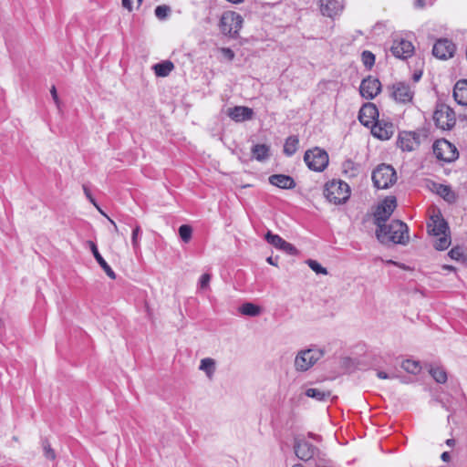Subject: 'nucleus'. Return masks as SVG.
<instances>
[{
    "label": "nucleus",
    "instance_id": "nucleus-1",
    "mask_svg": "<svg viewBox=\"0 0 467 467\" xmlns=\"http://www.w3.org/2000/svg\"><path fill=\"white\" fill-rule=\"evenodd\" d=\"M427 231L430 235L436 237L433 246L436 250H446L451 243L448 223L440 211H433L427 223Z\"/></svg>",
    "mask_w": 467,
    "mask_h": 467
},
{
    "label": "nucleus",
    "instance_id": "nucleus-2",
    "mask_svg": "<svg viewBox=\"0 0 467 467\" xmlns=\"http://www.w3.org/2000/svg\"><path fill=\"white\" fill-rule=\"evenodd\" d=\"M376 236L382 244L393 243L405 244L409 241V228L400 220H394L388 225H383L376 230Z\"/></svg>",
    "mask_w": 467,
    "mask_h": 467
},
{
    "label": "nucleus",
    "instance_id": "nucleus-3",
    "mask_svg": "<svg viewBox=\"0 0 467 467\" xmlns=\"http://www.w3.org/2000/svg\"><path fill=\"white\" fill-rule=\"evenodd\" d=\"M324 195L329 202L342 204L350 197V187L341 180L333 179L325 184Z\"/></svg>",
    "mask_w": 467,
    "mask_h": 467
},
{
    "label": "nucleus",
    "instance_id": "nucleus-4",
    "mask_svg": "<svg viewBox=\"0 0 467 467\" xmlns=\"http://www.w3.org/2000/svg\"><path fill=\"white\" fill-rule=\"evenodd\" d=\"M435 126L442 130H451L456 124L454 110L444 103H438L432 116Z\"/></svg>",
    "mask_w": 467,
    "mask_h": 467
},
{
    "label": "nucleus",
    "instance_id": "nucleus-5",
    "mask_svg": "<svg viewBox=\"0 0 467 467\" xmlns=\"http://www.w3.org/2000/svg\"><path fill=\"white\" fill-rule=\"evenodd\" d=\"M304 161L309 170L316 172H321L328 165L329 157L325 150L315 147L305 152Z\"/></svg>",
    "mask_w": 467,
    "mask_h": 467
},
{
    "label": "nucleus",
    "instance_id": "nucleus-6",
    "mask_svg": "<svg viewBox=\"0 0 467 467\" xmlns=\"http://www.w3.org/2000/svg\"><path fill=\"white\" fill-rule=\"evenodd\" d=\"M243 21L240 14L234 11L224 12L220 20V30L223 35L236 37L242 28Z\"/></svg>",
    "mask_w": 467,
    "mask_h": 467
},
{
    "label": "nucleus",
    "instance_id": "nucleus-7",
    "mask_svg": "<svg viewBox=\"0 0 467 467\" xmlns=\"http://www.w3.org/2000/svg\"><path fill=\"white\" fill-rule=\"evenodd\" d=\"M397 207V200L394 196L386 197L380 203H379L374 212V223L377 228L385 225V223L393 213Z\"/></svg>",
    "mask_w": 467,
    "mask_h": 467
},
{
    "label": "nucleus",
    "instance_id": "nucleus-8",
    "mask_svg": "<svg viewBox=\"0 0 467 467\" xmlns=\"http://www.w3.org/2000/svg\"><path fill=\"white\" fill-rule=\"evenodd\" d=\"M323 356L320 349H306L300 351L295 358V368L298 371H306Z\"/></svg>",
    "mask_w": 467,
    "mask_h": 467
},
{
    "label": "nucleus",
    "instance_id": "nucleus-9",
    "mask_svg": "<svg viewBox=\"0 0 467 467\" xmlns=\"http://www.w3.org/2000/svg\"><path fill=\"white\" fill-rule=\"evenodd\" d=\"M433 153L437 159L451 162L458 159L459 152L455 145L447 140H439L433 145Z\"/></svg>",
    "mask_w": 467,
    "mask_h": 467
},
{
    "label": "nucleus",
    "instance_id": "nucleus-10",
    "mask_svg": "<svg viewBox=\"0 0 467 467\" xmlns=\"http://www.w3.org/2000/svg\"><path fill=\"white\" fill-rule=\"evenodd\" d=\"M455 51V44L447 38L438 39L432 48L433 56L443 60L452 57Z\"/></svg>",
    "mask_w": 467,
    "mask_h": 467
},
{
    "label": "nucleus",
    "instance_id": "nucleus-11",
    "mask_svg": "<svg viewBox=\"0 0 467 467\" xmlns=\"http://www.w3.org/2000/svg\"><path fill=\"white\" fill-rule=\"evenodd\" d=\"M390 95L396 102L406 104L411 102L414 91L409 84L398 82L392 85Z\"/></svg>",
    "mask_w": 467,
    "mask_h": 467
},
{
    "label": "nucleus",
    "instance_id": "nucleus-12",
    "mask_svg": "<svg viewBox=\"0 0 467 467\" xmlns=\"http://www.w3.org/2000/svg\"><path fill=\"white\" fill-rule=\"evenodd\" d=\"M380 89L379 80L372 77L364 78L359 87L360 95L367 99H374L380 92Z\"/></svg>",
    "mask_w": 467,
    "mask_h": 467
},
{
    "label": "nucleus",
    "instance_id": "nucleus-13",
    "mask_svg": "<svg viewBox=\"0 0 467 467\" xmlns=\"http://www.w3.org/2000/svg\"><path fill=\"white\" fill-rule=\"evenodd\" d=\"M265 238L267 243L289 255H296L298 254L297 249L292 244L286 242L278 234H273L271 231L265 234Z\"/></svg>",
    "mask_w": 467,
    "mask_h": 467
},
{
    "label": "nucleus",
    "instance_id": "nucleus-14",
    "mask_svg": "<svg viewBox=\"0 0 467 467\" xmlns=\"http://www.w3.org/2000/svg\"><path fill=\"white\" fill-rule=\"evenodd\" d=\"M294 450L296 455L302 461H309L317 452V448L305 440H295Z\"/></svg>",
    "mask_w": 467,
    "mask_h": 467
},
{
    "label": "nucleus",
    "instance_id": "nucleus-15",
    "mask_svg": "<svg viewBox=\"0 0 467 467\" xmlns=\"http://www.w3.org/2000/svg\"><path fill=\"white\" fill-rule=\"evenodd\" d=\"M390 51L394 57L406 59L413 55L414 47L411 42L403 38L395 39L390 47Z\"/></svg>",
    "mask_w": 467,
    "mask_h": 467
},
{
    "label": "nucleus",
    "instance_id": "nucleus-16",
    "mask_svg": "<svg viewBox=\"0 0 467 467\" xmlns=\"http://www.w3.org/2000/svg\"><path fill=\"white\" fill-rule=\"evenodd\" d=\"M379 117V110L373 103L364 104L358 112V119L366 127H372Z\"/></svg>",
    "mask_w": 467,
    "mask_h": 467
},
{
    "label": "nucleus",
    "instance_id": "nucleus-17",
    "mask_svg": "<svg viewBox=\"0 0 467 467\" xmlns=\"http://www.w3.org/2000/svg\"><path fill=\"white\" fill-rule=\"evenodd\" d=\"M395 132V127L391 122L377 120L371 127V133L378 139L389 140Z\"/></svg>",
    "mask_w": 467,
    "mask_h": 467
},
{
    "label": "nucleus",
    "instance_id": "nucleus-18",
    "mask_svg": "<svg viewBox=\"0 0 467 467\" xmlns=\"http://www.w3.org/2000/svg\"><path fill=\"white\" fill-rule=\"evenodd\" d=\"M419 137L415 132L402 131L399 134L397 144L402 150L406 151H411L419 146Z\"/></svg>",
    "mask_w": 467,
    "mask_h": 467
},
{
    "label": "nucleus",
    "instance_id": "nucleus-19",
    "mask_svg": "<svg viewBox=\"0 0 467 467\" xmlns=\"http://www.w3.org/2000/svg\"><path fill=\"white\" fill-rule=\"evenodd\" d=\"M425 185L431 192H436L437 194H439L441 197H442L445 201H447L449 202H453L456 199L454 192L447 185L436 183L431 180H426Z\"/></svg>",
    "mask_w": 467,
    "mask_h": 467
},
{
    "label": "nucleus",
    "instance_id": "nucleus-20",
    "mask_svg": "<svg viewBox=\"0 0 467 467\" xmlns=\"http://www.w3.org/2000/svg\"><path fill=\"white\" fill-rule=\"evenodd\" d=\"M343 6L338 0H320V11L323 16L333 18L337 16Z\"/></svg>",
    "mask_w": 467,
    "mask_h": 467
},
{
    "label": "nucleus",
    "instance_id": "nucleus-21",
    "mask_svg": "<svg viewBox=\"0 0 467 467\" xmlns=\"http://www.w3.org/2000/svg\"><path fill=\"white\" fill-rule=\"evenodd\" d=\"M253 114L252 109L244 106H235L228 109V116L237 122L252 119Z\"/></svg>",
    "mask_w": 467,
    "mask_h": 467
},
{
    "label": "nucleus",
    "instance_id": "nucleus-22",
    "mask_svg": "<svg viewBox=\"0 0 467 467\" xmlns=\"http://www.w3.org/2000/svg\"><path fill=\"white\" fill-rule=\"evenodd\" d=\"M88 244L90 247V250H91L96 261L101 266V268L105 271L106 275L111 279H116L115 272L111 269V267L108 265V263L101 256V254H99V252L98 250L96 244L92 241H88Z\"/></svg>",
    "mask_w": 467,
    "mask_h": 467
},
{
    "label": "nucleus",
    "instance_id": "nucleus-23",
    "mask_svg": "<svg viewBox=\"0 0 467 467\" xmlns=\"http://www.w3.org/2000/svg\"><path fill=\"white\" fill-rule=\"evenodd\" d=\"M453 98L459 105H467V79L456 82L453 88Z\"/></svg>",
    "mask_w": 467,
    "mask_h": 467
},
{
    "label": "nucleus",
    "instance_id": "nucleus-24",
    "mask_svg": "<svg viewBox=\"0 0 467 467\" xmlns=\"http://www.w3.org/2000/svg\"><path fill=\"white\" fill-rule=\"evenodd\" d=\"M269 182L281 189H292L296 186L293 177H268Z\"/></svg>",
    "mask_w": 467,
    "mask_h": 467
},
{
    "label": "nucleus",
    "instance_id": "nucleus-25",
    "mask_svg": "<svg viewBox=\"0 0 467 467\" xmlns=\"http://www.w3.org/2000/svg\"><path fill=\"white\" fill-rule=\"evenodd\" d=\"M174 65L170 60H165L160 63H157L153 66L154 72L157 77H167L173 70Z\"/></svg>",
    "mask_w": 467,
    "mask_h": 467
},
{
    "label": "nucleus",
    "instance_id": "nucleus-26",
    "mask_svg": "<svg viewBox=\"0 0 467 467\" xmlns=\"http://www.w3.org/2000/svg\"><path fill=\"white\" fill-rule=\"evenodd\" d=\"M305 394L318 401H323L331 396L330 390H324L317 388H309L306 390Z\"/></svg>",
    "mask_w": 467,
    "mask_h": 467
},
{
    "label": "nucleus",
    "instance_id": "nucleus-27",
    "mask_svg": "<svg viewBox=\"0 0 467 467\" xmlns=\"http://www.w3.org/2000/svg\"><path fill=\"white\" fill-rule=\"evenodd\" d=\"M270 148L266 144H255L252 148L253 157L257 161H264L269 157Z\"/></svg>",
    "mask_w": 467,
    "mask_h": 467
},
{
    "label": "nucleus",
    "instance_id": "nucleus-28",
    "mask_svg": "<svg viewBox=\"0 0 467 467\" xmlns=\"http://www.w3.org/2000/svg\"><path fill=\"white\" fill-rule=\"evenodd\" d=\"M373 184L378 189H388L397 182V177H371Z\"/></svg>",
    "mask_w": 467,
    "mask_h": 467
},
{
    "label": "nucleus",
    "instance_id": "nucleus-29",
    "mask_svg": "<svg viewBox=\"0 0 467 467\" xmlns=\"http://www.w3.org/2000/svg\"><path fill=\"white\" fill-rule=\"evenodd\" d=\"M199 368L205 372L209 379L213 377L215 372V361L211 358H205L201 360Z\"/></svg>",
    "mask_w": 467,
    "mask_h": 467
},
{
    "label": "nucleus",
    "instance_id": "nucleus-30",
    "mask_svg": "<svg viewBox=\"0 0 467 467\" xmlns=\"http://www.w3.org/2000/svg\"><path fill=\"white\" fill-rule=\"evenodd\" d=\"M429 372L437 383L443 384L447 381V373L443 368L431 366Z\"/></svg>",
    "mask_w": 467,
    "mask_h": 467
},
{
    "label": "nucleus",
    "instance_id": "nucleus-31",
    "mask_svg": "<svg viewBox=\"0 0 467 467\" xmlns=\"http://www.w3.org/2000/svg\"><path fill=\"white\" fill-rule=\"evenodd\" d=\"M242 315L248 317H257L261 313V308L253 303H244L240 307Z\"/></svg>",
    "mask_w": 467,
    "mask_h": 467
},
{
    "label": "nucleus",
    "instance_id": "nucleus-32",
    "mask_svg": "<svg viewBox=\"0 0 467 467\" xmlns=\"http://www.w3.org/2000/svg\"><path fill=\"white\" fill-rule=\"evenodd\" d=\"M299 140L296 136H290L285 140L284 152L287 156H292L297 150Z\"/></svg>",
    "mask_w": 467,
    "mask_h": 467
},
{
    "label": "nucleus",
    "instance_id": "nucleus-33",
    "mask_svg": "<svg viewBox=\"0 0 467 467\" xmlns=\"http://www.w3.org/2000/svg\"><path fill=\"white\" fill-rule=\"evenodd\" d=\"M371 175H397V171L391 165L381 163L373 170Z\"/></svg>",
    "mask_w": 467,
    "mask_h": 467
},
{
    "label": "nucleus",
    "instance_id": "nucleus-34",
    "mask_svg": "<svg viewBox=\"0 0 467 467\" xmlns=\"http://www.w3.org/2000/svg\"><path fill=\"white\" fill-rule=\"evenodd\" d=\"M401 367L404 370L411 374L419 373L421 368L419 362L410 359L403 361Z\"/></svg>",
    "mask_w": 467,
    "mask_h": 467
},
{
    "label": "nucleus",
    "instance_id": "nucleus-35",
    "mask_svg": "<svg viewBox=\"0 0 467 467\" xmlns=\"http://www.w3.org/2000/svg\"><path fill=\"white\" fill-rule=\"evenodd\" d=\"M349 172H359V165L356 164L351 160H346L342 163V173L348 174Z\"/></svg>",
    "mask_w": 467,
    "mask_h": 467
},
{
    "label": "nucleus",
    "instance_id": "nucleus-36",
    "mask_svg": "<svg viewBox=\"0 0 467 467\" xmlns=\"http://www.w3.org/2000/svg\"><path fill=\"white\" fill-rule=\"evenodd\" d=\"M192 234V229L188 224H182L179 227V235L184 243H188Z\"/></svg>",
    "mask_w": 467,
    "mask_h": 467
},
{
    "label": "nucleus",
    "instance_id": "nucleus-37",
    "mask_svg": "<svg viewBox=\"0 0 467 467\" xmlns=\"http://www.w3.org/2000/svg\"><path fill=\"white\" fill-rule=\"evenodd\" d=\"M362 62L366 67L370 68L375 63V56L370 51L365 50L361 55Z\"/></svg>",
    "mask_w": 467,
    "mask_h": 467
},
{
    "label": "nucleus",
    "instance_id": "nucleus-38",
    "mask_svg": "<svg viewBox=\"0 0 467 467\" xmlns=\"http://www.w3.org/2000/svg\"><path fill=\"white\" fill-rule=\"evenodd\" d=\"M306 264L307 265L314 271L316 272L317 274H322V275H327V270L323 267L316 260H313V259H308L306 261Z\"/></svg>",
    "mask_w": 467,
    "mask_h": 467
},
{
    "label": "nucleus",
    "instance_id": "nucleus-39",
    "mask_svg": "<svg viewBox=\"0 0 467 467\" xmlns=\"http://www.w3.org/2000/svg\"><path fill=\"white\" fill-rule=\"evenodd\" d=\"M155 16L159 18V19H164L166 18L169 14L171 13V8L170 6L168 5H158L156 8H155Z\"/></svg>",
    "mask_w": 467,
    "mask_h": 467
},
{
    "label": "nucleus",
    "instance_id": "nucleus-40",
    "mask_svg": "<svg viewBox=\"0 0 467 467\" xmlns=\"http://www.w3.org/2000/svg\"><path fill=\"white\" fill-rule=\"evenodd\" d=\"M448 255L453 260H462L464 258L463 249L460 246H455L450 250Z\"/></svg>",
    "mask_w": 467,
    "mask_h": 467
},
{
    "label": "nucleus",
    "instance_id": "nucleus-41",
    "mask_svg": "<svg viewBox=\"0 0 467 467\" xmlns=\"http://www.w3.org/2000/svg\"><path fill=\"white\" fill-rule=\"evenodd\" d=\"M140 234V227L139 225H136L134 227V229L132 230V234H131V244H132L134 250H137L140 247V244H139Z\"/></svg>",
    "mask_w": 467,
    "mask_h": 467
},
{
    "label": "nucleus",
    "instance_id": "nucleus-42",
    "mask_svg": "<svg viewBox=\"0 0 467 467\" xmlns=\"http://www.w3.org/2000/svg\"><path fill=\"white\" fill-rule=\"evenodd\" d=\"M43 449L46 458L50 460H54L56 458L55 451H53V449L50 447V444L47 441H43Z\"/></svg>",
    "mask_w": 467,
    "mask_h": 467
},
{
    "label": "nucleus",
    "instance_id": "nucleus-43",
    "mask_svg": "<svg viewBox=\"0 0 467 467\" xmlns=\"http://www.w3.org/2000/svg\"><path fill=\"white\" fill-rule=\"evenodd\" d=\"M83 191H84V193L86 195V197L89 200V202L101 213L102 211L100 210L99 206L98 205V203L96 202L95 199L93 198L92 194H91V192L89 190V188L88 187L87 184H83Z\"/></svg>",
    "mask_w": 467,
    "mask_h": 467
},
{
    "label": "nucleus",
    "instance_id": "nucleus-44",
    "mask_svg": "<svg viewBox=\"0 0 467 467\" xmlns=\"http://www.w3.org/2000/svg\"><path fill=\"white\" fill-rule=\"evenodd\" d=\"M210 281L211 275L207 273L203 274L200 278V287L202 289L208 287Z\"/></svg>",
    "mask_w": 467,
    "mask_h": 467
},
{
    "label": "nucleus",
    "instance_id": "nucleus-45",
    "mask_svg": "<svg viewBox=\"0 0 467 467\" xmlns=\"http://www.w3.org/2000/svg\"><path fill=\"white\" fill-rule=\"evenodd\" d=\"M221 53L229 61H232L234 58V52L231 48H229V47H222L221 48Z\"/></svg>",
    "mask_w": 467,
    "mask_h": 467
},
{
    "label": "nucleus",
    "instance_id": "nucleus-46",
    "mask_svg": "<svg viewBox=\"0 0 467 467\" xmlns=\"http://www.w3.org/2000/svg\"><path fill=\"white\" fill-rule=\"evenodd\" d=\"M377 376H378L379 379H394V378L396 377L394 373H392V374H388V373H386V372H384V371H381V370H379V371L377 372Z\"/></svg>",
    "mask_w": 467,
    "mask_h": 467
},
{
    "label": "nucleus",
    "instance_id": "nucleus-47",
    "mask_svg": "<svg viewBox=\"0 0 467 467\" xmlns=\"http://www.w3.org/2000/svg\"><path fill=\"white\" fill-rule=\"evenodd\" d=\"M50 92H51V95H52V98H53L55 103L58 106L59 99H58V96H57V89H56L55 86L52 87Z\"/></svg>",
    "mask_w": 467,
    "mask_h": 467
},
{
    "label": "nucleus",
    "instance_id": "nucleus-48",
    "mask_svg": "<svg viewBox=\"0 0 467 467\" xmlns=\"http://www.w3.org/2000/svg\"><path fill=\"white\" fill-rule=\"evenodd\" d=\"M266 262L274 266H277L278 265V257L274 258L272 256H269V257H267Z\"/></svg>",
    "mask_w": 467,
    "mask_h": 467
},
{
    "label": "nucleus",
    "instance_id": "nucleus-49",
    "mask_svg": "<svg viewBox=\"0 0 467 467\" xmlns=\"http://www.w3.org/2000/svg\"><path fill=\"white\" fill-rule=\"evenodd\" d=\"M122 5L124 8H127L129 11L132 10V3L130 0H121Z\"/></svg>",
    "mask_w": 467,
    "mask_h": 467
},
{
    "label": "nucleus",
    "instance_id": "nucleus-50",
    "mask_svg": "<svg viewBox=\"0 0 467 467\" xmlns=\"http://www.w3.org/2000/svg\"><path fill=\"white\" fill-rule=\"evenodd\" d=\"M441 459L443 462H448L451 460V455H450V453L448 451H444V452L441 453Z\"/></svg>",
    "mask_w": 467,
    "mask_h": 467
},
{
    "label": "nucleus",
    "instance_id": "nucleus-51",
    "mask_svg": "<svg viewBox=\"0 0 467 467\" xmlns=\"http://www.w3.org/2000/svg\"><path fill=\"white\" fill-rule=\"evenodd\" d=\"M415 7L417 8H422L425 6V1L424 0H417L414 4Z\"/></svg>",
    "mask_w": 467,
    "mask_h": 467
},
{
    "label": "nucleus",
    "instance_id": "nucleus-52",
    "mask_svg": "<svg viewBox=\"0 0 467 467\" xmlns=\"http://www.w3.org/2000/svg\"><path fill=\"white\" fill-rule=\"evenodd\" d=\"M446 444L450 447H453L455 445V440L454 439H448L446 441Z\"/></svg>",
    "mask_w": 467,
    "mask_h": 467
},
{
    "label": "nucleus",
    "instance_id": "nucleus-53",
    "mask_svg": "<svg viewBox=\"0 0 467 467\" xmlns=\"http://www.w3.org/2000/svg\"><path fill=\"white\" fill-rule=\"evenodd\" d=\"M442 268L445 269V270H449V271H455V267L452 266V265H444L442 266Z\"/></svg>",
    "mask_w": 467,
    "mask_h": 467
},
{
    "label": "nucleus",
    "instance_id": "nucleus-54",
    "mask_svg": "<svg viewBox=\"0 0 467 467\" xmlns=\"http://www.w3.org/2000/svg\"><path fill=\"white\" fill-rule=\"evenodd\" d=\"M235 185L236 187H240V188H246V187H251L252 185L251 184H238L237 182H235Z\"/></svg>",
    "mask_w": 467,
    "mask_h": 467
},
{
    "label": "nucleus",
    "instance_id": "nucleus-55",
    "mask_svg": "<svg viewBox=\"0 0 467 467\" xmlns=\"http://www.w3.org/2000/svg\"><path fill=\"white\" fill-rule=\"evenodd\" d=\"M420 77H421V73L414 74L413 78L415 81H418L420 78Z\"/></svg>",
    "mask_w": 467,
    "mask_h": 467
},
{
    "label": "nucleus",
    "instance_id": "nucleus-56",
    "mask_svg": "<svg viewBox=\"0 0 467 467\" xmlns=\"http://www.w3.org/2000/svg\"><path fill=\"white\" fill-rule=\"evenodd\" d=\"M109 221H110V223H111L113 224V226H114V231H115L116 233H118V232H119V229H118V226H117V224L115 223V222H114V221H112V220H110V219H109Z\"/></svg>",
    "mask_w": 467,
    "mask_h": 467
},
{
    "label": "nucleus",
    "instance_id": "nucleus-57",
    "mask_svg": "<svg viewBox=\"0 0 467 467\" xmlns=\"http://www.w3.org/2000/svg\"><path fill=\"white\" fill-rule=\"evenodd\" d=\"M227 1L231 2V3L238 4V3L243 2L244 0H227Z\"/></svg>",
    "mask_w": 467,
    "mask_h": 467
},
{
    "label": "nucleus",
    "instance_id": "nucleus-58",
    "mask_svg": "<svg viewBox=\"0 0 467 467\" xmlns=\"http://www.w3.org/2000/svg\"><path fill=\"white\" fill-rule=\"evenodd\" d=\"M292 467H305V466L301 463H296Z\"/></svg>",
    "mask_w": 467,
    "mask_h": 467
},
{
    "label": "nucleus",
    "instance_id": "nucleus-59",
    "mask_svg": "<svg viewBox=\"0 0 467 467\" xmlns=\"http://www.w3.org/2000/svg\"><path fill=\"white\" fill-rule=\"evenodd\" d=\"M389 264H395L392 260L388 261Z\"/></svg>",
    "mask_w": 467,
    "mask_h": 467
},
{
    "label": "nucleus",
    "instance_id": "nucleus-60",
    "mask_svg": "<svg viewBox=\"0 0 467 467\" xmlns=\"http://www.w3.org/2000/svg\"><path fill=\"white\" fill-rule=\"evenodd\" d=\"M142 1H143V0H137V2L139 3V5H140Z\"/></svg>",
    "mask_w": 467,
    "mask_h": 467
}]
</instances>
